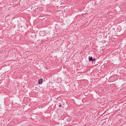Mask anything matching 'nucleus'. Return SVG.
<instances>
[{
  "label": "nucleus",
  "instance_id": "nucleus-1",
  "mask_svg": "<svg viewBox=\"0 0 126 126\" xmlns=\"http://www.w3.org/2000/svg\"><path fill=\"white\" fill-rule=\"evenodd\" d=\"M89 62H96V59L94 58H93L92 57H89Z\"/></svg>",
  "mask_w": 126,
  "mask_h": 126
},
{
  "label": "nucleus",
  "instance_id": "nucleus-6",
  "mask_svg": "<svg viewBox=\"0 0 126 126\" xmlns=\"http://www.w3.org/2000/svg\"><path fill=\"white\" fill-rule=\"evenodd\" d=\"M97 64H96V65H97Z\"/></svg>",
  "mask_w": 126,
  "mask_h": 126
},
{
  "label": "nucleus",
  "instance_id": "nucleus-2",
  "mask_svg": "<svg viewBox=\"0 0 126 126\" xmlns=\"http://www.w3.org/2000/svg\"><path fill=\"white\" fill-rule=\"evenodd\" d=\"M43 81L42 78H41L38 80V83L39 84H42Z\"/></svg>",
  "mask_w": 126,
  "mask_h": 126
},
{
  "label": "nucleus",
  "instance_id": "nucleus-3",
  "mask_svg": "<svg viewBox=\"0 0 126 126\" xmlns=\"http://www.w3.org/2000/svg\"><path fill=\"white\" fill-rule=\"evenodd\" d=\"M121 29V28L120 26H118L117 27V32H120Z\"/></svg>",
  "mask_w": 126,
  "mask_h": 126
},
{
  "label": "nucleus",
  "instance_id": "nucleus-5",
  "mask_svg": "<svg viewBox=\"0 0 126 126\" xmlns=\"http://www.w3.org/2000/svg\"><path fill=\"white\" fill-rule=\"evenodd\" d=\"M62 106V105L61 104L59 106V107L60 108Z\"/></svg>",
  "mask_w": 126,
  "mask_h": 126
},
{
  "label": "nucleus",
  "instance_id": "nucleus-4",
  "mask_svg": "<svg viewBox=\"0 0 126 126\" xmlns=\"http://www.w3.org/2000/svg\"><path fill=\"white\" fill-rule=\"evenodd\" d=\"M112 77H110V78H109V81H111V80H110L111 79H112Z\"/></svg>",
  "mask_w": 126,
  "mask_h": 126
}]
</instances>
